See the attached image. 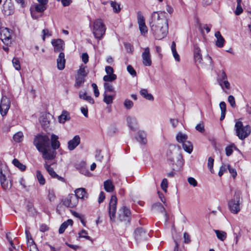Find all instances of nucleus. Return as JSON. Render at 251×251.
<instances>
[{
  "instance_id": "nucleus-1",
  "label": "nucleus",
  "mask_w": 251,
  "mask_h": 251,
  "mask_svg": "<svg viewBox=\"0 0 251 251\" xmlns=\"http://www.w3.org/2000/svg\"><path fill=\"white\" fill-rule=\"evenodd\" d=\"M167 15L165 11H155L151 15L149 24L156 39L161 40L168 34L169 27Z\"/></svg>"
},
{
  "instance_id": "nucleus-2",
  "label": "nucleus",
  "mask_w": 251,
  "mask_h": 251,
  "mask_svg": "<svg viewBox=\"0 0 251 251\" xmlns=\"http://www.w3.org/2000/svg\"><path fill=\"white\" fill-rule=\"evenodd\" d=\"M33 143L37 150L42 153L43 158L51 160L55 158L56 151L50 149V139L48 136L38 134L35 136Z\"/></svg>"
},
{
  "instance_id": "nucleus-3",
  "label": "nucleus",
  "mask_w": 251,
  "mask_h": 251,
  "mask_svg": "<svg viewBox=\"0 0 251 251\" xmlns=\"http://www.w3.org/2000/svg\"><path fill=\"white\" fill-rule=\"evenodd\" d=\"M106 27L101 19H98L94 21L92 27L93 34L97 40H101L105 34Z\"/></svg>"
},
{
  "instance_id": "nucleus-4",
  "label": "nucleus",
  "mask_w": 251,
  "mask_h": 251,
  "mask_svg": "<svg viewBox=\"0 0 251 251\" xmlns=\"http://www.w3.org/2000/svg\"><path fill=\"white\" fill-rule=\"evenodd\" d=\"M236 135L240 140H244L249 136L251 132V126L249 125L244 126L241 121H237L235 125Z\"/></svg>"
},
{
  "instance_id": "nucleus-5",
  "label": "nucleus",
  "mask_w": 251,
  "mask_h": 251,
  "mask_svg": "<svg viewBox=\"0 0 251 251\" xmlns=\"http://www.w3.org/2000/svg\"><path fill=\"white\" fill-rule=\"evenodd\" d=\"M187 139V135L181 132H178L176 136V141L182 144L183 150L188 153H191L193 151V147L191 142Z\"/></svg>"
},
{
  "instance_id": "nucleus-6",
  "label": "nucleus",
  "mask_w": 251,
  "mask_h": 251,
  "mask_svg": "<svg viewBox=\"0 0 251 251\" xmlns=\"http://www.w3.org/2000/svg\"><path fill=\"white\" fill-rule=\"evenodd\" d=\"M0 180L1 185L4 189H7L11 186V182H9L7 177L9 176V172L5 166H1L0 168Z\"/></svg>"
},
{
  "instance_id": "nucleus-7",
  "label": "nucleus",
  "mask_w": 251,
  "mask_h": 251,
  "mask_svg": "<svg viewBox=\"0 0 251 251\" xmlns=\"http://www.w3.org/2000/svg\"><path fill=\"white\" fill-rule=\"evenodd\" d=\"M228 207L232 213L237 214L239 212L240 210V197L238 194H235L233 199L229 201Z\"/></svg>"
},
{
  "instance_id": "nucleus-8",
  "label": "nucleus",
  "mask_w": 251,
  "mask_h": 251,
  "mask_svg": "<svg viewBox=\"0 0 251 251\" xmlns=\"http://www.w3.org/2000/svg\"><path fill=\"white\" fill-rule=\"evenodd\" d=\"M63 204L70 208L76 206L78 203V198L74 194H70L62 201Z\"/></svg>"
},
{
  "instance_id": "nucleus-9",
  "label": "nucleus",
  "mask_w": 251,
  "mask_h": 251,
  "mask_svg": "<svg viewBox=\"0 0 251 251\" xmlns=\"http://www.w3.org/2000/svg\"><path fill=\"white\" fill-rule=\"evenodd\" d=\"M117 203V197L115 195H112L109 203V214L110 220L113 222L115 221Z\"/></svg>"
},
{
  "instance_id": "nucleus-10",
  "label": "nucleus",
  "mask_w": 251,
  "mask_h": 251,
  "mask_svg": "<svg viewBox=\"0 0 251 251\" xmlns=\"http://www.w3.org/2000/svg\"><path fill=\"white\" fill-rule=\"evenodd\" d=\"M130 215L129 209L123 206L119 210L118 218L121 221L128 223L130 221Z\"/></svg>"
},
{
  "instance_id": "nucleus-11",
  "label": "nucleus",
  "mask_w": 251,
  "mask_h": 251,
  "mask_svg": "<svg viewBox=\"0 0 251 251\" xmlns=\"http://www.w3.org/2000/svg\"><path fill=\"white\" fill-rule=\"evenodd\" d=\"M10 100L6 96H3L0 103V113L2 116H5L10 107Z\"/></svg>"
},
{
  "instance_id": "nucleus-12",
  "label": "nucleus",
  "mask_w": 251,
  "mask_h": 251,
  "mask_svg": "<svg viewBox=\"0 0 251 251\" xmlns=\"http://www.w3.org/2000/svg\"><path fill=\"white\" fill-rule=\"evenodd\" d=\"M12 31L9 28L4 27L0 29V39L5 44L8 45L11 43Z\"/></svg>"
},
{
  "instance_id": "nucleus-13",
  "label": "nucleus",
  "mask_w": 251,
  "mask_h": 251,
  "mask_svg": "<svg viewBox=\"0 0 251 251\" xmlns=\"http://www.w3.org/2000/svg\"><path fill=\"white\" fill-rule=\"evenodd\" d=\"M137 22L141 33L145 35L148 32V28L145 25L144 17L141 11L137 12Z\"/></svg>"
},
{
  "instance_id": "nucleus-14",
  "label": "nucleus",
  "mask_w": 251,
  "mask_h": 251,
  "mask_svg": "<svg viewBox=\"0 0 251 251\" xmlns=\"http://www.w3.org/2000/svg\"><path fill=\"white\" fill-rule=\"evenodd\" d=\"M143 64L146 66H150L151 65V60L149 48L145 49L142 54Z\"/></svg>"
},
{
  "instance_id": "nucleus-15",
  "label": "nucleus",
  "mask_w": 251,
  "mask_h": 251,
  "mask_svg": "<svg viewBox=\"0 0 251 251\" xmlns=\"http://www.w3.org/2000/svg\"><path fill=\"white\" fill-rule=\"evenodd\" d=\"M51 44L54 47V50L55 52L60 51L64 50V41L60 39H53L51 41Z\"/></svg>"
},
{
  "instance_id": "nucleus-16",
  "label": "nucleus",
  "mask_w": 251,
  "mask_h": 251,
  "mask_svg": "<svg viewBox=\"0 0 251 251\" xmlns=\"http://www.w3.org/2000/svg\"><path fill=\"white\" fill-rule=\"evenodd\" d=\"M74 195L78 198V200L79 199L85 200L88 198V194L84 188H77L74 191Z\"/></svg>"
},
{
  "instance_id": "nucleus-17",
  "label": "nucleus",
  "mask_w": 251,
  "mask_h": 251,
  "mask_svg": "<svg viewBox=\"0 0 251 251\" xmlns=\"http://www.w3.org/2000/svg\"><path fill=\"white\" fill-rule=\"evenodd\" d=\"M80 143V138L78 135H75L68 143V148L70 151L74 150Z\"/></svg>"
},
{
  "instance_id": "nucleus-18",
  "label": "nucleus",
  "mask_w": 251,
  "mask_h": 251,
  "mask_svg": "<svg viewBox=\"0 0 251 251\" xmlns=\"http://www.w3.org/2000/svg\"><path fill=\"white\" fill-rule=\"evenodd\" d=\"M65 55L63 52H60L59 54L58 57L57 59V68L60 70H62L65 68Z\"/></svg>"
},
{
  "instance_id": "nucleus-19",
  "label": "nucleus",
  "mask_w": 251,
  "mask_h": 251,
  "mask_svg": "<svg viewBox=\"0 0 251 251\" xmlns=\"http://www.w3.org/2000/svg\"><path fill=\"white\" fill-rule=\"evenodd\" d=\"M126 121L128 127L131 130L135 131L137 126V122L136 118L131 116H128L126 118Z\"/></svg>"
},
{
  "instance_id": "nucleus-20",
  "label": "nucleus",
  "mask_w": 251,
  "mask_h": 251,
  "mask_svg": "<svg viewBox=\"0 0 251 251\" xmlns=\"http://www.w3.org/2000/svg\"><path fill=\"white\" fill-rule=\"evenodd\" d=\"M44 167L51 177L57 178L60 180L63 179V178L58 176V175L54 172L53 168H51L50 166L47 163L44 164Z\"/></svg>"
},
{
  "instance_id": "nucleus-21",
  "label": "nucleus",
  "mask_w": 251,
  "mask_h": 251,
  "mask_svg": "<svg viewBox=\"0 0 251 251\" xmlns=\"http://www.w3.org/2000/svg\"><path fill=\"white\" fill-rule=\"evenodd\" d=\"M215 36L216 38V45L219 48L223 47L225 43V40L221 34V33L219 31L216 32L215 33Z\"/></svg>"
},
{
  "instance_id": "nucleus-22",
  "label": "nucleus",
  "mask_w": 251,
  "mask_h": 251,
  "mask_svg": "<svg viewBox=\"0 0 251 251\" xmlns=\"http://www.w3.org/2000/svg\"><path fill=\"white\" fill-rule=\"evenodd\" d=\"M194 57L196 63H201L202 55L201 53V50L197 46H194Z\"/></svg>"
},
{
  "instance_id": "nucleus-23",
  "label": "nucleus",
  "mask_w": 251,
  "mask_h": 251,
  "mask_svg": "<svg viewBox=\"0 0 251 251\" xmlns=\"http://www.w3.org/2000/svg\"><path fill=\"white\" fill-rule=\"evenodd\" d=\"M136 139L141 144H146L147 143L146 133L144 131H139L137 133Z\"/></svg>"
},
{
  "instance_id": "nucleus-24",
  "label": "nucleus",
  "mask_w": 251,
  "mask_h": 251,
  "mask_svg": "<svg viewBox=\"0 0 251 251\" xmlns=\"http://www.w3.org/2000/svg\"><path fill=\"white\" fill-rule=\"evenodd\" d=\"M58 137L55 135L52 134L51 136V145L52 148V151H55V150L58 149L60 147V143L58 140Z\"/></svg>"
},
{
  "instance_id": "nucleus-25",
  "label": "nucleus",
  "mask_w": 251,
  "mask_h": 251,
  "mask_svg": "<svg viewBox=\"0 0 251 251\" xmlns=\"http://www.w3.org/2000/svg\"><path fill=\"white\" fill-rule=\"evenodd\" d=\"M79 98L86 100L91 104H94L95 102L94 99L90 96L88 95L86 92L80 91L79 92Z\"/></svg>"
},
{
  "instance_id": "nucleus-26",
  "label": "nucleus",
  "mask_w": 251,
  "mask_h": 251,
  "mask_svg": "<svg viewBox=\"0 0 251 251\" xmlns=\"http://www.w3.org/2000/svg\"><path fill=\"white\" fill-rule=\"evenodd\" d=\"M115 13H119L121 10L120 4L116 1L110 0L108 2Z\"/></svg>"
},
{
  "instance_id": "nucleus-27",
  "label": "nucleus",
  "mask_w": 251,
  "mask_h": 251,
  "mask_svg": "<svg viewBox=\"0 0 251 251\" xmlns=\"http://www.w3.org/2000/svg\"><path fill=\"white\" fill-rule=\"evenodd\" d=\"M104 188L106 191L107 192H112L115 189L112 182L110 180H107L104 182Z\"/></svg>"
},
{
  "instance_id": "nucleus-28",
  "label": "nucleus",
  "mask_w": 251,
  "mask_h": 251,
  "mask_svg": "<svg viewBox=\"0 0 251 251\" xmlns=\"http://www.w3.org/2000/svg\"><path fill=\"white\" fill-rule=\"evenodd\" d=\"M70 119V114L67 111H63L61 115L58 117V121L60 123H64Z\"/></svg>"
},
{
  "instance_id": "nucleus-29",
  "label": "nucleus",
  "mask_w": 251,
  "mask_h": 251,
  "mask_svg": "<svg viewBox=\"0 0 251 251\" xmlns=\"http://www.w3.org/2000/svg\"><path fill=\"white\" fill-rule=\"evenodd\" d=\"M73 224V221L72 220H68L67 221L64 222L61 225L59 229V233L60 234L63 233L65 230L67 228L69 225L72 226Z\"/></svg>"
},
{
  "instance_id": "nucleus-30",
  "label": "nucleus",
  "mask_w": 251,
  "mask_h": 251,
  "mask_svg": "<svg viewBox=\"0 0 251 251\" xmlns=\"http://www.w3.org/2000/svg\"><path fill=\"white\" fill-rule=\"evenodd\" d=\"M140 95L146 99L149 100H153V97L152 95L150 93H148L147 89H143L141 90V91H140Z\"/></svg>"
},
{
  "instance_id": "nucleus-31",
  "label": "nucleus",
  "mask_w": 251,
  "mask_h": 251,
  "mask_svg": "<svg viewBox=\"0 0 251 251\" xmlns=\"http://www.w3.org/2000/svg\"><path fill=\"white\" fill-rule=\"evenodd\" d=\"M12 163L13 165L18 168L21 171H24L26 169V166L24 164L21 163L17 159H14Z\"/></svg>"
},
{
  "instance_id": "nucleus-32",
  "label": "nucleus",
  "mask_w": 251,
  "mask_h": 251,
  "mask_svg": "<svg viewBox=\"0 0 251 251\" xmlns=\"http://www.w3.org/2000/svg\"><path fill=\"white\" fill-rule=\"evenodd\" d=\"M215 232L217 238L222 241H224L226 238V233L225 231L215 230Z\"/></svg>"
},
{
  "instance_id": "nucleus-33",
  "label": "nucleus",
  "mask_w": 251,
  "mask_h": 251,
  "mask_svg": "<svg viewBox=\"0 0 251 251\" xmlns=\"http://www.w3.org/2000/svg\"><path fill=\"white\" fill-rule=\"evenodd\" d=\"M3 13L6 15H11L14 12L13 7L12 5L9 6L7 4H5L3 6Z\"/></svg>"
},
{
  "instance_id": "nucleus-34",
  "label": "nucleus",
  "mask_w": 251,
  "mask_h": 251,
  "mask_svg": "<svg viewBox=\"0 0 251 251\" xmlns=\"http://www.w3.org/2000/svg\"><path fill=\"white\" fill-rule=\"evenodd\" d=\"M113 96L107 95L106 92L104 93L103 101L107 104H111L113 102Z\"/></svg>"
},
{
  "instance_id": "nucleus-35",
  "label": "nucleus",
  "mask_w": 251,
  "mask_h": 251,
  "mask_svg": "<svg viewBox=\"0 0 251 251\" xmlns=\"http://www.w3.org/2000/svg\"><path fill=\"white\" fill-rule=\"evenodd\" d=\"M226 80H227V77L226 72L224 70L220 71L218 75V78L217 79L218 82Z\"/></svg>"
},
{
  "instance_id": "nucleus-36",
  "label": "nucleus",
  "mask_w": 251,
  "mask_h": 251,
  "mask_svg": "<svg viewBox=\"0 0 251 251\" xmlns=\"http://www.w3.org/2000/svg\"><path fill=\"white\" fill-rule=\"evenodd\" d=\"M86 66L83 65L80 66L77 71V75L85 77L87 75V72L86 71Z\"/></svg>"
},
{
  "instance_id": "nucleus-37",
  "label": "nucleus",
  "mask_w": 251,
  "mask_h": 251,
  "mask_svg": "<svg viewBox=\"0 0 251 251\" xmlns=\"http://www.w3.org/2000/svg\"><path fill=\"white\" fill-rule=\"evenodd\" d=\"M223 90L226 92L225 89L228 90L230 88V84L227 80L218 82Z\"/></svg>"
},
{
  "instance_id": "nucleus-38",
  "label": "nucleus",
  "mask_w": 251,
  "mask_h": 251,
  "mask_svg": "<svg viewBox=\"0 0 251 251\" xmlns=\"http://www.w3.org/2000/svg\"><path fill=\"white\" fill-rule=\"evenodd\" d=\"M85 77L77 75L75 79V86L77 88L80 87L84 82Z\"/></svg>"
},
{
  "instance_id": "nucleus-39",
  "label": "nucleus",
  "mask_w": 251,
  "mask_h": 251,
  "mask_svg": "<svg viewBox=\"0 0 251 251\" xmlns=\"http://www.w3.org/2000/svg\"><path fill=\"white\" fill-rule=\"evenodd\" d=\"M23 137L24 135L23 132H18L17 133L14 135L13 139L15 142L17 143H20L23 140Z\"/></svg>"
},
{
  "instance_id": "nucleus-40",
  "label": "nucleus",
  "mask_w": 251,
  "mask_h": 251,
  "mask_svg": "<svg viewBox=\"0 0 251 251\" xmlns=\"http://www.w3.org/2000/svg\"><path fill=\"white\" fill-rule=\"evenodd\" d=\"M36 177H37V178L38 179L39 183L41 185H44L45 184V182H46L45 179L40 171H37Z\"/></svg>"
},
{
  "instance_id": "nucleus-41",
  "label": "nucleus",
  "mask_w": 251,
  "mask_h": 251,
  "mask_svg": "<svg viewBox=\"0 0 251 251\" xmlns=\"http://www.w3.org/2000/svg\"><path fill=\"white\" fill-rule=\"evenodd\" d=\"M46 9V5L43 4H37L34 6V9L36 12H43Z\"/></svg>"
},
{
  "instance_id": "nucleus-42",
  "label": "nucleus",
  "mask_w": 251,
  "mask_h": 251,
  "mask_svg": "<svg viewBox=\"0 0 251 251\" xmlns=\"http://www.w3.org/2000/svg\"><path fill=\"white\" fill-rule=\"evenodd\" d=\"M78 238H84L89 240H91L90 236H88V232L85 229H82L78 233Z\"/></svg>"
},
{
  "instance_id": "nucleus-43",
  "label": "nucleus",
  "mask_w": 251,
  "mask_h": 251,
  "mask_svg": "<svg viewBox=\"0 0 251 251\" xmlns=\"http://www.w3.org/2000/svg\"><path fill=\"white\" fill-rule=\"evenodd\" d=\"M214 159L210 157L208 159L207 167L211 173H214V171L213 168L214 164Z\"/></svg>"
},
{
  "instance_id": "nucleus-44",
  "label": "nucleus",
  "mask_w": 251,
  "mask_h": 251,
  "mask_svg": "<svg viewBox=\"0 0 251 251\" xmlns=\"http://www.w3.org/2000/svg\"><path fill=\"white\" fill-rule=\"evenodd\" d=\"M242 0H237V6L235 11V14L237 15H240L242 12L243 9L241 6Z\"/></svg>"
},
{
  "instance_id": "nucleus-45",
  "label": "nucleus",
  "mask_w": 251,
  "mask_h": 251,
  "mask_svg": "<svg viewBox=\"0 0 251 251\" xmlns=\"http://www.w3.org/2000/svg\"><path fill=\"white\" fill-rule=\"evenodd\" d=\"M116 75L115 74L107 75L103 76V80L105 81H112L116 79Z\"/></svg>"
},
{
  "instance_id": "nucleus-46",
  "label": "nucleus",
  "mask_w": 251,
  "mask_h": 251,
  "mask_svg": "<svg viewBox=\"0 0 251 251\" xmlns=\"http://www.w3.org/2000/svg\"><path fill=\"white\" fill-rule=\"evenodd\" d=\"M12 63L13 66L17 70H20L21 69V65L20 63V61L18 58H14L12 60Z\"/></svg>"
},
{
  "instance_id": "nucleus-47",
  "label": "nucleus",
  "mask_w": 251,
  "mask_h": 251,
  "mask_svg": "<svg viewBox=\"0 0 251 251\" xmlns=\"http://www.w3.org/2000/svg\"><path fill=\"white\" fill-rule=\"evenodd\" d=\"M124 106L127 109H131L133 106V102L129 99H126L124 102Z\"/></svg>"
},
{
  "instance_id": "nucleus-48",
  "label": "nucleus",
  "mask_w": 251,
  "mask_h": 251,
  "mask_svg": "<svg viewBox=\"0 0 251 251\" xmlns=\"http://www.w3.org/2000/svg\"><path fill=\"white\" fill-rule=\"evenodd\" d=\"M135 234L136 238H139L140 236L145 234V232L142 228H138L135 231Z\"/></svg>"
},
{
  "instance_id": "nucleus-49",
  "label": "nucleus",
  "mask_w": 251,
  "mask_h": 251,
  "mask_svg": "<svg viewBox=\"0 0 251 251\" xmlns=\"http://www.w3.org/2000/svg\"><path fill=\"white\" fill-rule=\"evenodd\" d=\"M104 87L105 89V92L106 91L110 92H114V88L113 86L109 83H105L104 84Z\"/></svg>"
},
{
  "instance_id": "nucleus-50",
  "label": "nucleus",
  "mask_w": 251,
  "mask_h": 251,
  "mask_svg": "<svg viewBox=\"0 0 251 251\" xmlns=\"http://www.w3.org/2000/svg\"><path fill=\"white\" fill-rule=\"evenodd\" d=\"M127 71L132 76H136V72L132 66L130 65H128L127 66Z\"/></svg>"
},
{
  "instance_id": "nucleus-51",
  "label": "nucleus",
  "mask_w": 251,
  "mask_h": 251,
  "mask_svg": "<svg viewBox=\"0 0 251 251\" xmlns=\"http://www.w3.org/2000/svg\"><path fill=\"white\" fill-rule=\"evenodd\" d=\"M227 168L233 178H235L237 176V172L235 169L232 168L229 165H227Z\"/></svg>"
},
{
  "instance_id": "nucleus-52",
  "label": "nucleus",
  "mask_w": 251,
  "mask_h": 251,
  "mask_svg": "<svg viewBox=\"0 0 251 251\" xmlns=\"http://www.w3.org/2000/svg\"><path fill=\"white\" fill-rule=\"evenodd\" d=\"M161 187L162 190L165 192H167V188L168 187V181L166 178H164L161 182Z\"/></svg>"
},
{
  "instance_id": "nucleus-53",
  "label": "nucleus",
  "mask_w": 251,
  "mask_h": 251,
  "mask_svg": "<svg viewBox=\"0 0 251 251\" xmlns=\"http://www.w3.org/2000/svg\"><path fill=\"white\" fill-rule=\"evenodd\" d=\"M188 182L189 184L192 185L193 187H196L198 185L197 180L192 177H189L188 178Z\"/></svg>"
},
{
  "instance_id": "nucleus-54",
  "label": "nucleus",
  "mask_w": 251,
  "mask_h": 251,
  "mask_svg": "<svg viewBox=\"0 0 251 251\" xmlns=\"http://www.w3.org/2000/svg\"><path fill=\"white\" fill-rule=\"evenodd\" d=\"M48 197L50 201H54L55 199V195L54 192L52 190H49Z\"/></svg>"
},
{
  "instance_id": "nucleus-55",
  "label": "nucleus",
  "mask_w": 251,
  "mask_h": 251,
  "mask_svg": "<svg viewBox=\"0 0 251 251\" xmlns=\"http://www.w3.org/2000/svg\"><path fill=\"white\" fill-rule=\"evenodd\" d=\"M228 101L229 102V103H230V105L232 107H235L236 106L235 99H234V97L233 96L230 95V96H228Z\"/></svg>"
},
{
  "instance_id": "nucleus-56",
  "label": "nucleus",
  "mask_w": 251,
  "mask_h": 251,
  "mask_svg": "<svg viewBox=\"0 0 251 251\" xmlns=\"http://www.w3.org/2000/svg\"><path fill=\"white\" fill-rule=\"evenodd\" d=\"M9 234L10 233H8L6 234V238L9 242V243L10 244V245L11 246V247L9 248V250H10V251H13L12 248L16 249V247L15 246L14 243L13 241H12V239L9 237Z\"/></svg>"
},
{
  "instance_id": "nucleus-57",
  "label": "nucleus",
  "mask_w": 251,
  "mask_h": 251,
  "mask_svg": "<svg viewBox=\"0 0 251 251\" xmlns=\"http://www.w3.org/2000/svg\"><path fill=\"white\" fill-rule=\"evenodd\" d=\"M227 168V166H226L225 164L222 165V166L220 167L218 173L219 176L221 177L224 174V173L226 172Z\"/></svg>"
},
{
  "instance_id": "nucleus-58",
  "label": "nucleus",
  "mask_w": 251,
  "mask_h": 251,
  "mask_svg": "<svg viewBox=\"0 0 251 251\" xmlns=\"http://www.w3.org/2000/svg\"><path fill=\"white\" fill-rule=\"evenodd\" d=\"M92 87L94 89L95 96L96 97H98L100 95V93L97 84L93 83L92 84Z\"/></svg>"
},
{
  "instance_id": "nucleus-59",
  "label": "nucleus",
  "mask_w": 251,
  "mask_h": 251,
  "mask_svg": "<svg viewBox=\"0 0 251 251\" xmlns=\"http://www.w3.org/2000/svg\"><path fill=\"white\" fill-rule=\"evenodd\" d=\"M43 33V36L42 39L44 41L46 37H49L51 35L50 32L49 31V30L48 29H44L42 31Z\"/></svg>"
},
{
  "instance_id": "nucleus-60",
  "label": "nucleus",
  "mask_w": 251,
  "mask_h": 251,
  "mask_svg": "<svg viewBox=\"0 0 251 251\" xmlns=\"http://www.w3.org/2000/svg\"><path fill=\"white\" fill-rule=\"evenodd\" d=\"M184 242L186 244H188L191 242V239L189 234L187 232H184L183 234Z\"/></svg>"
},
{
  "instance_id": "nucleus-61",
  "label": "nucleus",
  "mask_w": 251,
  "mask_h": 251,
  "mask_svg": "<svg viewBox=\"0 0 251 251\" xmlns=\"http://www.w3.org/2000/svg\"><path fill=\"white\" fill-rule=\"evenodd\" d=\"M233 147V145H231V146H229L227 147L226 148V155L227 156H229V155H230L232 153V152H233V150H232Z\"/></svg>"
},
{
  "instance_id": "nucleus-62",
  "label": "nucleus",
  "mask_w": 251,
  "mask_h": 251,
  "mask_svg": "<svg viewBox=\"0 0 251 251\" xmlns=\"http://www.w3.org/2000/svg\"><path fill=\"white\" fill-rule=\"evenodd\" d=\"M82 61L85 63H87L89 60V56L87 53H83L81 55Z\"/></svg>"
},
{
  "instance_id": "nucleus-63",
  "label": "nucleus",
  "mask_w": 251,
  "mask_h": 251,
  "mask_svg": "<svg viewBox=\"0 0 251 251\" xmlns=\"http://www.w3.org/2000/svg\"><path fill=\"white\" fill-rule=\"evenodd\" d=\"M196 129L200 132H203L204 131V127L203 124H199L196 126Z\"/></svg>"
},
{
  "instance_id": "nucleus-64",
  "label": "nucleus",
  "mask_w": 251,
  "mask_h": 251,
  "mask_svg": "<svg viewBox=\"0 0 251 251\" xmlns=\"http://www.w3.org/2000/svg\"><path fill=\"white\" fill-rule=\"evenodd\" d=\"M105 70L107 75H112L113 74V69L110 66L105 67Z\"/></svg>"
}]
</instances>
